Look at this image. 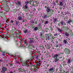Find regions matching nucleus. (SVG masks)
<instances>
[{
  "mask_svg": "<svg viewBox=\"0 0 73 73\" xmlns=\"http://www.w3.org/2000/svg\"><path fill=\"white\" fill-rule=\"evenodd\" d=\"M59 9H61V8L60 7H59Z\"/></svg>",
  "mask_w": 73,
  "mask_h": 73,
  "instance_id": "cd10ccee",
  "label": "nucleus"
},
{
  "mask_svg": "<svg viewBox=\"0 0 73 73\" xmlns=\"http://www.w3.org/2000/svg\"><path fill=\"white\" fill-rule=\"evenodd\" d=\"M70 59H68V62H67V63H68V64L69 63H70Z\"/></svg>",
  "mask_w": 73,
  "mask_h": 73,
  "instance_id": "f8f14e48",
  "label": "nucleus"
},
{
  "mask_svg": "<svg viewBox=\"0 0 73 73\" xmlns=\"http://www.w3.org/2000/svg\"><path fill=\"white\" fill-rule=\"evenodd\" d=\"M7 68H6V67H4V69H3V70L4 72H5V71H7Z\"/></svg>",
  "mask_w": 73,
  "mask_h": 73,
  "instance_id": "39448f33",
  "label": "nucleus"
},
{
  "mask_svg": "<svg viewBox=\"0 0 73 73\" xmlns=\"http://www.w3.org/2000/svg\"><path fill=\"white\" fill-rule=\"evenodd\" d=\"M9 73H13V72H12V71L11 72H10Z\"/></svg>",
  "mask_w": 73,
  "mask_h": 73,
  "instance_id": "5701e85b",
  "label": "nucleus"
},
{
  "mask_svg": "<svg viewBox=\"0 0 73 73\" xmlns=\"http://www.w3.org/2000/svg\"><path fill=\"white\" fill-rule=\"evenodd\" d=\"M58 56V54H56L55 55H54L53 56V58H57V57Z\"/></svg>",
  "mask_w": 73,
  "mask_h": 73,
  "instance_id": "20e7f679",
  "label": "nucleus"
},
{
  "mask_svg": "<svg viewBox=\"0 0 73 73\" xmlns=\"http://www.w3.org/2000/svg\"><path fill=\"white\" fill-rule=\"evenodd\" d=\"M25 9H27L28 8V6L27 5H25Z\"/></svg>",
  "mask_w": 73,
  "mask_h": 73,
  "instance_id": "9b49d317",
  "label": "nucleus"
},
{
  "mask_svg": "<svg viewBox=\"0 0 73 73\" xmlns=\"http://www.w3.org/2000/svg\"><path fill=\"white\" fill-rule=\"evenodd\" d=\"M46 12H49L50 11V9L49 7H48L47 8V9L46 10Z\"/></svg>",
  "mask_w": 73,
  "mask_h": 73,
  "instance_id": "f257e3e1",
  "label": "nucleus"
},
{
  "mask_svg": "<svg viewBox=\"0 0 73 73\" xmlns=\"http://www.w3.org/2000/svg\"><path fill=\"white\" fill-rule=\"evenodd\" d=\"M11 23H13V21H11Z\"/></svg>",
  "mask_w": 73,
  "mask_h": 73,
  "instance_id": "393cba45",
  "label": "nucleus"
},
{
  "mask_svg": "<svg viewBox=\"0 0 73 73\" xmlns=\"http://www.w3.org/2000/svg\"><path fill=\"white\" fill-rule=\"evenodd\" d=\"M55 2L56 3H58V2L57 1H56Z\"/></svg>",
  "mask_w": 73,
  "mask_h": 73,
  "instance_id": "aec40b11",
  "label": "nucleus"
},
{
  "mask_svg": "<svg viewBox=\"0 0 73 73\" xmlns=\"http://www.w3.org/2000/svg\"><path fill=\"white\" fill-rule=\"evenodd\" d=\"M21 70V68H19V70L20 71V70Z\"/></svg>",
  "mask_w": 73,
  "mask_h": 73,
  "instance_id": "412c9836",
  "label": "nucleus"
},
{
  "mask_svg": "<svg viewBox=\"0 0 73 73\" xmlns=\"http://www.w3.org/2000/svg\"><path fill=\"white\" fill-rule=\"evenodd\" d=\"M46 17H47V16L46 15H44V16H42V18H43V19H46Z\"/></svg>",
  "mask_w": 73,
  "mask_h": 73,
  "instance_id": "7ed1b4c3",
  "label": "nucleus"
},
{
  "mask_svg": "<svg viewBox=\"0 0 73 73\" xmlns=\"http://www.w3.org/2000/svg\"><path fill=\"white\" fill-rule=\"evenodd\" d=\"M60 5H61V6H62L63 5V2H60Z\"/></svg>",
  "mask_w": 73,
  "mask_h": 73,
  "instance_id": "423d86ee",
  "label": "nucleus"
},
{
  "mask_svg": "<svg viewBox=\"0 0 73 73\" xmlns=\"http://www.w3.org/2000/svg\"><path fill=\"white\" fill-rule=\"evenodd\" d=\"M38 29V28H37V27H35L34 28V30L35 31H37V30Z\"/></svg>",
  "mask_w": 73,
  "mask_h": 73,
  "instance_id": "6e6552de",
  "label": "nucleus"
},
{
  "mask_svg": "<svg viewBox=\"0 0 73 73\" xmlns=\"http://www.w3.org/2000/svg\"><path fill=\"white\" fill-rule=\"evenodd\" d=\"M23 32L24 33H26L27 32V30H25V31H23Z\"/></svg>",
  "mask_w": 73,
  "mask_h": 73,
  "instance_id": "ddd939ff",
  "label": "nucleus"
},
{
  "mask_svg": "<svg viewBox=\"0 0 73 73\" xmlns=\"http://www.w3.org/2000/svg\"><path fill=\"white\" fill-rule=\"evenodd\" d=\"M50 71H52V70H53V68H52L49 70Z\"/></svg>",
  "mask_w": 73,
  "mask_h": 73,
  "instance_id": "f3484780",
  "label": "nucleus"
},
{
  "mask_svg": "<svg viewBox=\"0 0 73 73\" xmlns=\"http://www.w3.org/2000/svg\"><path fill=\"white\" fill-rule=\"evenodd\" d=\"M58 30L59 32H61V30L60 29H58Z\"/></svg>",
  "mask_w": 73,
  "mask_h": 73,
  "instance_id": "6ab92c4d",
  "label": "nucleus"
},
{
  "mask_svg": "<svg viewBox=\"0 0 73 73\" xmlns=\"http://www.w3.org/2000/svg\"><path fill=\"white\" fill-rule=\"evenodd\" d=\"M68 23H71V21H68Z\"/></svg>",
  "mask_w": 73,
  "mask_h": 73,
  "instance_id": "a211bd4d",
  "label": "nucleus"
},
{
  "mask_svg": "<svg viewBox=\"0 0 73 73\" xmlns=\"http://www.w3.org/2000/svg\"><path fill=\"white\" fill-rule=\"evenodd\" d=\"M47 39H48V40H49V36H48V38H47Z\"/></svg>",
  "mask_w": 73,
  "mask_h": 73,
  "instance_id": "4be33fe9",
  "label": "nucleus"
},
{
  "mask_svg": "<svg viewBox=\"0 0 73 73\" xmlns=\"http://www.w3.org/2000/svg\"><path fill=\"white\" fill-rule=\"evenodd\" d=\"M46 40H47V38H46Z\"/></svg>",
  "mask_w": 73,
  "mask_h": 73,
  "instance_id": "c85d7f7f",
  "label": "nucleus"
},
{
  "mask_svg": "<svg viewBox=\"0 0 73 73\" xmlns=\"http://www.w3.org/2000/svg\"><path fill=\"white\" fill-rule=\"evenodd\" d=\"M27 3H28L27 2Z\"/></svg>",
  "mask_w": 73,
  "mask_h": 73,
  "instance_id": "c756f323",
  "label": "nucleus"
},
{
  "mask_svg": "<svg viewBox=\"0 0 73 73\" xmlns=\"http://www.w3.org/2000/svg\"><path fill=\"white\" fill-rule=\"evenodd\" d=\"M27 3H28L27 2Z\"/></svg>",
  "mask_w": 73,
  "mask_h": 73,
  "instance_id": "7c9ffc66",
  "label": "nucleus"
},
{
  "mask_svg": "<svg viewBox=\"0 0 73 73\" xmlns=\"http://www.w3.org/2000/svg\"><path fill=\"white\" fill-rule=\"evenodd\" d=\"M65 35L66 36H69V34H67V33H65Z\"/></svg>",
  "mask_w": 73,
  "mask_h": 73,
  "instance_id": "2eb2a0df",
  "label": "nucleus"
},
{
  "mask_svg": "<svg viewBox=\"0 0 73 73\" xmlns=\"http://www.w3.org/2000/svg\"><path fill=\"white\" fill-rule=\"evenodd\" d=\"M44 7H45V8H47L46 6H45Z\"/></svg>",
  "mask_w": 73,
  "mask_h": 73,
  "instance_id": "b1692460",
  "label": "nucleus"
},
{
  "mask_svg": "<svg viewBox=\"0 0 73 73\" xmlns=\"http://www.w3.org/2000/svg\"><path fill=\"white\" fill-rule=\"evenodd\" d=\"M58 59L57 58H56V59H55L54 60L55 61V62H57V61H58Z\"/></svg>",
  "mask_w": 73,
  "mask_h": 73,
  "instance_id": "0eeeda50",
  "label": "nucleus"
},
{
  "mask_svg": "<svg viewBox=\"0 0 73 73\" xmlns=\"http://www.w3.org/2000/svg\"><path fill=\"white\" fill-rule=\"evenodd\" d=\"M5 54H6V53H5V52H3V56H5Z\"/></svg>",
  "mask_w": 73,
  "mask_h": 73,
  "instance_id": "dca6fc26",
  "label": "nucleus"
},
{
  "mask_svg": "<svg viewBox=\"0 0 73 73\" xmlns=\"http://www.w3.org/2000/svg\"><path fill=\"white\" fill-rule=\"evenodd\" d=\"M48 23H49V22L48 21H46L45 23V24H48Z\"/></svg>",
  "mask_w": 73,
  "mask_h": 73,
  "instance_id": "9d476101",
  "label": "nucleus"
},
{
  "mask_svg": "<svg viewBox=\"0 0 73 73\" xmlns=\"http://www.w3.org/2000/svg\"><path fill=\"white\" fill-rule=\"evenodd\" d=\"M63 42L65 44H66L67 43V41L66 40H64L63 41Z\"/></svg>",
  "mask_w": 73,
  "mask_h": 73,
  "instance_id": "1a4fd4ad",
  "label": "nucleus"
},
{
  "mask_svg": "<svg viewBox=\"0 0 73 73\" xmlns=\"http://www.w3.org/2000/svg\"><path fill=\"white\" fill-rule=\"evenodd\" d=\"M18 19L19 20H22V19L21 16L18 17Z\"/></svg>",
  "mask_w": 73,
  "mask_h": 73,
  "instance_id": "f03ea898",
  "label": "nucleus"
},
{
  "mask_svg": "<svg viewBox=\"0 0 73 73\" xmlns=\"http://www.w3.org/2000/svg\"><path fill=\"white\" fill-rule=\"evenodd\" d=\"M33 46V47L34 48L35 47H34V46Z\"/></svg>",
  "mask_w": 73,
  "mask_h": 73,
  "instance_id": "bb28decb",
  "label": "nucleus"
},
{
  "mask_svg": "<svg viewBox=\"0 0 73 73\" xmlns=\"http://www.w3.org/2000/svg\"><path fill=\"white\" fill-rule=\"evenodd\" d=\"M64 22H62L61 23H60V24H61V25H63V24H64Z\"/></svg>",
  "mask_w": 73,
  "mask_h": 73,
  "instance_id": "4468645a",
  "label": "nucleus"
},
{
  "mask_svg": "<svg viewBox=\"0 0 73 73\" xmlns=\"http://www.w3.org/2000/svg\"><path fill=\"white\" fill-rule=\"evenodd\" d=\"M42 34H41L40 35V36H42Z\"/></svg>",
  "mask_w": 73,
  "mask_h": 73,
  "instance_id": "a878e982",
  "label": "nucleus"
}]
</instances>
